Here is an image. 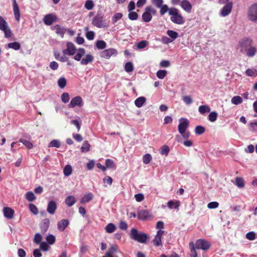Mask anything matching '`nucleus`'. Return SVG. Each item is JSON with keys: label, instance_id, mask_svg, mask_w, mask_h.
<instances>
[{"label": "nucleus", "instance_id": "f257e3e1", "mask_svg": "<svg viewBox=\"0 0 257 257\" xmlns=\"http://www.w3.org/2000/svg\"><path fill=\"white\" fill-rule=\"evenodd\" d=\"M130 237L131 239L143 244L146 243L147 240L149 238V236L147 234L140 232L135 228L131 230Z\"/></svg>", "mask_w": 257, "mask_h": 257}, {"label": "nucleus", "instance_id": "f03ea898", "mask_svg": "<svg viewBox=\"0 0 257 257\" xmlns=\"http://www.w3.org/2000/svg\"><path fill=\"white\" fill-rule=\"evenodd\" d=\"M85 50L84 48H79L77 53L74 57V60L79 61L81 60V64L82 65H87L89 63L92 62L94 60V57L91 54H88L85 55V57L83 58L81 60L82 57L85 54Z\"/></svg>", "mask_w": 257, "mask_h": 257}, {"label": "nucleus", "instance_id": "7ed1b4c3", "mask_svg": "<svg viewBox=\"0 0 257 257\" xmlns=\"http://www.w3.org/2000/svg\"><path fill=\"white\" fill-rule=\"evenodd\" d=\"M169 15L171 16L170 20L173 23L178 25L184 23V19L178 13V11L176 8H170L169 11Z\"/></svg>", "mask_w": 257, "mask_h": 257}, {"label": "nucleus", "instance_id": "20e7f679", "mask_svg": "<svg viewBox=\"0 0 257 257\" xmlns=\"http://www.w3.org/2000/svg\"><path fill=\"white\" fill-rule=\"evenodd\" d=\"M157 12L152 6H147L145 9V12L142 15V19L145 22H149L152 19V15H156Z\"/></svg>", "mask_w": 257, "mask_h": 257}, {"label": "nucleus", "instance_id": "39448f33", "mask_svg": "<svg viewBox=\"0 0 257 257\" xmlns=\"http://www.w3.org/2000/svg\"><path fill=\"white\" fill-rule=\"evenodd\" d=\"M0 30L4 33L5 38H10L13 35L7 22L2 16H0Z\"/></svg>", "mask_w": 257, "mask_h": 257}, {"label": "nucleus", "instance_id": "423d86ee", "mask_svg": "<svg viewBox=\"0 0 257 257\" xmlns=\"http://www.w3.org/2000/svg\"><path fill=\"white\" fill-rule=\"evenodd\" d=\"M92 24L99 28H104L106 26L105 21L103 20V17L101 14H97L93 18Z\"/></svg>", "mask_w": 257, "mask_h": 257}, {"label": "nucleus", "instance_id": "0eeeda50", "mask_svg": "<svg viewBox=\"0 0 257 257\" xmlns=\"http://www.w3.org/2000/svg\"><path fill=\"white\" fill-rule=\"evenodd\" d=\"M247 17L251 21H257V3L253 4L248 8Z\"/></svg>", "mask_w": 257, "mask_h": 257}, {"label": "nucleus", "instance_id": "6e6552de", "mask_svg": "<svg viewBox=\"0 0 257 257\" xmlns=\"http://www.w3.org/2000/svg\"><path fill=\"white\" fill-rule=\"evenodd\" d=\"M238 45L241 51H245L253 45V41L251 39L244 38L239 42Z\"/></svg>", "mask_w": 257, "mask_h": 257}, {"label": "nucleus", "instance_id": "1a4fd4ad", "mask_svg": "<svg viewBox=\"0 0 257 257\" xmlns=\"http://www.w3.org/2000/svg\"><path fill=\"white\" fill-rule=\"evenodd\" d=\"M211 244L208 241L203 239H197L195 243V247L197 249H201L207 250L210 247Z\"/></svg>", "mask_w": 257, "mask_h": 257}, {"label": "nucleus", "instance_id": "9d476101", "mask_svg": "<svg viewBox=\"0 0 257 257\" xmlns=\"http://www.w3.org/2000/svg\"><path fill=\"white\" fill-rule=\"evenodd\" d=\"M189 121L187 118H181L179 119L178 125V131L180 134H184L187 128L189 127Z\"/></svg>", "mask_w": 257, "mask_h": 257}, {"label": "nucleus", "instance_id": "9b49d317", "mask_svg": "<svg viewBox=\"0 0 257 257\" xmlns=\"http://www.w3.org/2000/svg\"><path fill=\"white\" fill-rule=\"evenodd\" d=\"M117 52L116 49L114 48H109L105 49L100 53V56L106 59H109L112 56H116Z\"/></svg>", "mask_w": 257, "mask_h": 257}, {"label": "nucleus", "instance_id": "f8f14e48", "mask_svg": "<svg viewBox=\"0 0 257 257\" xmlns=\"http://www.w3.org/2000/svg\"><path fill=\"white\" fill-rule=\"evenodd\" d=\"M66 46L67 48L63 51V55H74L76 53V48L72 42H68Z\"/></svg>", "mask_w": 257, "mask_h": 257}, {"label": "nucleus", "instance_id": "ddd939ff", "mask_svg": "<svg viewBox=\"0 0 257 257\" xmlns=\"http://www.w3.org/2000/svg\"><path fill=\"white\" fill-rule=\"evenodd\" d=\"M232 7L233 3L232 2L226 4L220 11V15L222 17L228 16L231 12Z\"/></svg>", "mask_w": 257, "mask_h": 257}, {"label": "nucleus", "instance_id": "4468645a", "mask_svg": "<svg viewBox=\"0 0 257 257\" xmlns=\"http://www.w3.org/2000/svg\"><path fill=\"white\" fill-rule=\"evenodd\" d=\"M164 234V230H159L157 231V234L153 240V242L155 246H159L162 245V237Z\"/></svg>", "mask_w": 257, "mask_h": 257}, {"label": "nucleus", "instance_id": "2eb2a0df", "mask_svg": "<svg viewBox=\"0 0 257 257\" xmlns=\"http://www.w3.org/2000/svg\"><path fill=\"white\" fill-rule=\"evenodd\" d=\"M83 105V102L82 98L80 96H78L74 97L71 99L68 105V107L70 108H73L76 106L81 107Z\"/></svg>", "mask_w": 257, "mask_h": 257}, {"label": "nucleus", "instance_id": "dca6fc26", "mask_svg": "<svg viewBox=\"0 0 257 257\" xmlns=\"http://www.w3.org/2000/svg\"><path fill=\"white\" fill-rule=\"evenodd\" d=\"M138 218L140 220H147L152 216V214L148 210H141L138 211Z\"/></svg>", "mask_w": 257, "mask_h": 257}, {"label": "nucleus", "instance_id": "f3484780", "mask_svg": "<svg viewBox=\"0 0 257 257\" xmlns=\"http://www.w3.org/2000/svg\"><path fill=\"white\" fill-rule=\"evenodd\" d=\"M56 16L52 14H47L44 18V22L45 25L48 26L51 25L57 20Z\"/></svg>", "mask_w": 257, "mask_h": 257}, {"label": "nucleus", "instance_id": "a211bd4d", "mask_svg": "<svg viewBox=\"0 0 257 257\" xmlns=\"http://www.w3.org/2000/svg\"><path fill=\"white\" fill-rule=\"evenodd\" d=\"M13 7L15 18L19 22L20 20V11L16 0H13Z\"/></svg>", "mask_w": 257, "mask_h": 257}, {"label": "nucleus", "instance_id": "6ab92c4d", "mask_svg": "<svg viewBox=\"0 0 257 257\" xmlns=\"http://www.w3.org/2000/svg\"><path fill=\"white\" fill-rule=\"evenodd\" d=\"M57 205L56 203L53 201L51 200L48 202L47 211L48 213L51 214H54L57 209Z\"/></svg>", "mask_w": 257, "mask_h": 257}, {"label": "nucleus", "instance_id": "aec40b11", "mask_svg": "<svg viewBox=\"0 0 257 257\" xmlns=\"http://www.w3.org/2000/svg\"><path fill=\"white\" fill-rule=\"evenodd\" d=\"M50 225V220L49 218H45L40 223V228L41 230V232L42 233H45L49 227Z\"/></svg>", "mask_w": 257, "mask_h": 257}, {"label": "nucleus", "instance_id": "412c9836", "mask_svg": "<svg viewBox=\"0 0 257 257\" xmlns=\"http://www.w3.org/2000/svg\"><path fill=\"white\" fill-rule=\"evenodd\" d=\"M69 222L68 219H64L58 221L57 228L60 231H63L68 226Z\"/></svg>", "mask_w": 257, "mask_h": 257}, {"label": "nucleus", "instance_id": "4be33fe9", "mask_svg": "<svg viewBox=\"0 0 257 257\" xmlns=\"http://www.w3.org/2000/svg\"><path fill=\"white\" fill-rule=\"evenodd\" d=\"M181 7L186 12L189 13L191 12L192 5L191 3L187 0L183 1L181 3Z\"/></svg>", "mask_w": 257, "mask_h": 257}, {"label": "nucleus", "instance_id": "5701e85b", "mask_svg": "<svg viewBox=\"0 0 257 257\" xmlns=\"http://www.w3.org/2000/svg\"><path fill=\"white\" fill-rule=\"evenodd\" d=\"M3 212L4 216L8 219H12L14 217L15 212L11 208L4 207Z\"/></svg>", "mask_w": 257, "mask_h": 257}, {"label": "nucleus", "instance_id": "b1692460", "mask_svg": "<svg viewBox=\"0 0 257 257\" xmlns=\"http://www.w3.org/2000/svg\"><path fill=\"white\" fill-rule=\"evenodd\" d=\"M53 30L55 31L56 34L60 35L62 37H63L64 34L65 33L66 30L63 27H62L59 25H56L54 26Z\"/></svg>", "mask_w": 257, "mask_h": 257}, {"label": "nucleus", "instance_id": "393cba45", "mask_svg": "<svg viewBox=\"0 0 257 257\" xmlns=\"http://www.w3.org/2000/svg\"><path fill=\"white\" fill-rule=\"evenodd\" d=\"M76 202V199L74 196L72 195L68 196L65 200V204L69 207L73 205Z\"/></svg>", "mask_w": 257, "mask_h": 257}, {"label": "nucleus", "instance_id": "a878e982", "mask_svg": "<svg viewBox=\"0 0 257 257\" xmlns=\"http://www.w3.org/2000/svg\"><path fill=\"white\" fill-rule=\"evenodd\" d=\"M54 56L55 58L61 62H64L68 61V58L65 56V55H63V56H61L60 53L58 51H55L54 52Z\"/></svg>", "mask_w": 257, "mask_h": 257}, {"label": "nucleus", "instance_id": "bb28decb", "mask_svg": "<svg viewBox=\"0 0 257 257\" xmlns=\"http://www.w3.org/2000/svg\"><path fill=\"white\" fill-rule=\"evenodd\" d=\"M167 205L170 209H172L173 208L177 209L180 206V201L176 200L174 202L173 200H170L168 202Z\"/></svg>", "mask_w": 257, "mask_h": 257}, {"label": "nucleus", "instance_id": "cd10ccee", "mask_svg": "<svg viewBox=\"0 0 257 257\" xmlns=\"http://www.w3.org/2000/svg\"><path fill=\"white\" fill-rule=\"evenodd\" d=\"M246 55L248 57H253L256 52V49L255 47L251 45L246 50Z\"/></svg>", "mask_w": 257, "mask_h": 257}, {"label": "nucleus", "instance_id": "c85d7f7f", "mask_svg": "<svg viewBox=\"0 0 257 257\" xmlns=\"http://www.w3.org/2000/svg\"><path fill=\"white\" fill-rule=\"evenodd\" d=\"M190 249V257H197V253L196 251V247L193 242H190L189 244Z\"/></svg>", "mask_w": 257, "mask_h": 257}, {"label": "nucleus", "instance_id": "c756f323", "mask_svg": "<svg viewBox=\"0 0 257 257\" xmlns=\"http://www.w3.org/2000/svg\"><path fill=\"white\" fill-rule=\"evenodd\" d=\"M93 195L91 193H89L88 194H87L85 195L81 199V203H84L86 202H88L93 198Z\"/></svg>", "mask_w": 257, "mask_h": 257}, {"label": "nucleus", "instance_id": "7c9ffc66", "mask_svg": "<svg viewBox=\"0 0 257 257\" xmlns=\"http://www.w3.org/2000/svg\"><path fill=\"white\" fill-rule=\"evenodd\" d=\"M198 111L201 114H204L205 113L209 112L210 108L207 105H202L199 107Z\"/></svg>", "mask_w": 257, "mask_h": 257}, {"label": "nucleus", "instance_id": "2f4dec72", "mask_svg": "<svg viewBox=\"0 0 257 257\" xmlns=\"http://www.w3.org/2000/svg\"><path fill=\"white\" fill-rule=\"evenodd\" d=\"M146 102V98L144 97H140L137 98L135 101V104L138 107H141Z\"/></svg>", "mask_w": 257, "mask_h": 257}, {"label": "nucleus", "instance_id": "473e14b6", "mask_svg": "<svg viewBox=\"0 0 257 257\" xmlns=\"http://www.w3.org/2000/svg\"><path fill=\"white\" fill-rule=\"evenodd\" d=\"M116 229L115 225L112 223H108L105 227V231L107 233L113 232Z\"/></svg>", "mask_w": 257, "mask_h": 257}, {"label": "nucleus", "instance_id": "72a5a7b5", "mask_svg": "<svg viewBox=\"0 0 257 257\" xmlns=\"http://www.w3.org/2000/svg\"><path fill=\"white\" fill-rule=\"evenodd\" d=\"M7 47L9 48L13 49L15 50H18L21 48V45L20 43L17 42L9 43L7 45Z\"/></svg>", "mask_w": 257, "mask_h": 257}, {"label": "nucleus", "instance_id": "f704fd0d", "mask_svg": "<svg viewBox=\"0 0 257 257\" xmlns=\"http://www.w3.org/2000/svg\"><path fill=\"white\" fill-rule=\"evenodd\" d=\"M72 168L70 165H67L64 168L63 173L65 176H69L72 174Z\"/></svg>", "mask_w": 257, "mask_h": 257}, {"label": "nucleus", "instance_id": "c9c22d12", "mask_svg": "<svg viewBox=\"0 0 257 257\" xmlns=\"http://www.w3.org/2000/svg\"><path fill=\"white\" fill-rule=\"evenodd\" d=\"M170 151L169 147L167 145H164L162 147L160 150V154L162 155L167 156Z\"/></svg>", "mask_w": 257, "mask_h": 257}, {"label": "nucleus", "instance_id": "e433bc0d", "mask_svg": "<svg viewBox=\"0 0 257 257\" xmlns=\"http://www.w3.org/2000/svg\"><path fill=\"white\" fill-rule=\"evenodd\" d=\"M231 101L233 104L237 105L242 102V99L239 96H235L231 98Z\"/></svg>", "mask_w": 257, "mask_h": 257}, {"label": "nucleus", "instance_id": "4c0bfd02", "mask_svg": "<svg viewBox=\"0 0 257 257\" xmlns=\"http://www.w3.org/2000/svg\"><path fill=\"white\" fill-rule=\"evenodd\" d=\"M19 142L23 143L26 146V147L29 150L32 149L33 147V145L32 144V143L26 140L21 139L19 140Z\"/></svg>", "mask_w": 257, "mask_h": 257}, {"label": "nucleus", "instance_id": "58836bf2", "mask_svg": "<svg viewBox=\"0 0 257 257\" xmlns=\"http://www.w3.org/2000/svg\"><path fill=\"white\" fill-rule=\"evenodd\" d=\"M167 34L173 40L177 39L179 36L178 33L173 30H168Z\"/></svg>", "mask_w": 257, "mask_h": 257}, {"label": "nucleus", "instance_id": "ea45409f", "mask_svg": "<svg viewBox=\"0 0 257 257\" xmlns=\"http://www.w3.org/2000/svg\"><path fill=\"white\" fill-rule=\"evenodd\" d=\"M96 46L98 49H103L106 46V43L103 40H98L96 42Z\"/></svg>", "mask_w": 257, "mask_h": 257}, {"label": "nucleus", "instance_id": "a19ab883", "mask_svg": "<svg viewBox=\"0 0 257 257\" xmlns=\"http://www.w3.org/2000/svg\"><path fill=\"white\" fill-rule=\"evenodd\" d=\"M67 84L66 79L64 77H61L58 80V84L60 88H64Z\"/></svg>", "mask_w": 257, "mask_h": 257}, {"label": "nucleus", "instance_id": "79ce46f5", "mask_svg": "<svg viewBox=\"0 0 257 257\" xmlns=\"http://www.w3.org/2000/svg\"><path fill=\"white\" fill-rule=\"evenodd\" d=\"M61 143L58 140H54L50 142L49 144V147H55V148H59L60 147Z\"/></svg>", "mask_w": 257, "mask_h": 257}, {"label": "nucleus", "instance_id": "37998d69", "mask_svg": "<svg viewBox=\"0 0 257 257\" xmlns=\"http://www.w3.org/2000/svg\"><path fill=\"white\" fill-rule=\"evenodd\" d=\"M167 71L165 70H159L157 72V76L161 79H163L167 75Z\"/></svg>", "mask_w": 257, "mask_h": 257}, {"label": "nucleus", "instance_id": "c03bdc74", "mask_svg": "<svg viewBox=\"0 0 257 257\" xmlns=\"http://www.w3.org/2000/svg\"><path fill=\"white\" fill-rule=\"evenodd\" d=\"M205 131V128L201 125H198L195 127V133L196 135H200L203 134Z\"/></svg>", "mask_w": 257, "mask_h": 257}, {"label": "nucleus", "instance_id": "a18cd8bd", "mask_svg": "<svg viewBox=\"0 0 257 257\" xmlns=\"http://www.w3.org/2000/svg\"><path fill=\"white\" fill-rule=\"evenodd\" d=\"M159 8L160 9V13L161 16L164 15L170 10L167 5H163Z\"/></svg>", "mask_w": 257, "mask_h": 257}, {"label": "nucleus", "instance_id": "49530a36", "mask_svg": "<svg viewBox=\"0 0 257 257\" xmlns=\"http://www.w3.org/2000/svg\"><path fill=\"white\" fill-rule=\"evenodd\" d=\"M152 159V156L150 154H146L143 157V163L145 164H148Z\"/></svg>", "mask_w": 257, "mask_h": 257}, {"label": "nucleus", "instance_id": "de8ad7c7", "mask_svg": "<svg viewBox=\"0 0 257 257\" xmlns=\"http://www.w3.org/2000/svg\"><path fill=\"white\" fill-rule=\"evenodd\" d=\"M124 69L127 72H131L134 70V66L132 62H128L125 63Z\"/></svg>", "mask_w": 257, "mask_h": 257}, {"label": "nucleus", "instance_id": "09e8293b", "mask_svg": "<svg viewBox=\"0 0 257 257\" xmlns=\"http://www.w3.org/2000/svg\"><path fill=\"white\" fill-rule=\"evenodd\" d=\"M47 242L50 244H53L55 243L56 238L52 234H49L46 238Z\"/></svg>", "mask_w": 257, "mask_h": 257}, {"label": "nucleus", "instance_id": "8fccbe9b", "mask_svg": "<svg viewBox=\"0 0 257 257\" xmlns=\"http://www.w3.org/2000/svg\"><path fill=\"white\" fill-rule=\"evenodd\" d=\"M84 6L87 10H91L93 8L94 5L92 0H87L85 2Z\"/></svg>", "mask_w": 257, "mask_h": 257}, {"label": "nucleus", "instance_id": "3c124183", "mask_svg": "<svg viewBox=\"0 0 257 257\" xmlns=\"http://www.w3.org/2000/svg\"><path fill=\"white\" fill-rule=\"evenodd\" d=\"M105 165L106 168H112L115 167L114 161L110 159L105 160Z\"/></svg>", "mask_w": 257, "mask_h": 257}, {"label": "nucleus", "instance_id": "603ef678", "mask_svg": "<svg viewBox=\"0 0 257 257\" xmlns=\"http://www.w3.org/2000/svg\"><path fill=\"white\" fill-rule=\"evenodd\" d=\"M217 117V113L215 111L211 112L208 115V119L211 122L215 121Z\"/></svg>", "mask_w": 257, "mask_h": 257}, {"label": "nucleus", "instance_id": "864d4df0", "mask_svg": "<svg viewBox=\"0 0 257 257\" xmlns=\"http://www.w3.org/2000/svg\"><path fill=\"white\" fill-rule=\"evenodd\" d=\"M26 199L29 201H33L36 199V196L34 194L31 192L29 191L27 193L26 195Z\"/></svg>", "mask_w": 257, "mask_h": 257}, {"label": "nucleus", "instance_id": "5fc2aeb1", "mask_svg": "<svg viewBox=\"0 0 257 257\" xmlns=\"http://www.w3.org/2000/svg\"><path fill=\"white\" fill-rule=\"evenodd\" d=\"M122 14L120 13H118L113 15V16L112 18V23H115L116 22H117L119 20L121 19L122 17Z\"/></svg>", "mask_w": 257, "mask_h": 257}, {"label": "nucleus", "instance_id": "6e6d98bb", "mask_svg": "<svg viewBox=\"0 0 257 257\" xmlns=\"http://www.w3.org/2000/svg\"><path fill=\"white\" fill-rule=\"evenodd\" d=\"M235 184L238 187H244V183L243 179L240 177H236L235 179Z\"/></svg>", "mask_w": 257, "mask_h": 257}, {"label": "nucleus", "instance_id": "4d7b16f0", "mask_svg": "<svg viewBox=\"0 0 257 257\" xmlns=\"http://www.w3.org/2000/svg\"><path fill=\"white\" fill-rule=\"evenodd\" d=\"M246 74L247 76L251 77H255L257 75V72L255 70L247 69L246 70Z\"/></svg>", "mask_w": 257, "mask_h": 257}, {"label": "nucleus", "instance_id": "13d9d810", "mask_svg": "<svg viewBox=\"0 0 257 257\" xmlns=\"http://www.w3.org/2000/svg\"><path fill=\"white\" fill-rule=\"evenodd\" d=\"M128 17L131 20H136L138 18V14L136 12L131 11L130 12Z\"/></svg>", "mask_w": 257, "mask_h": 257}, {"label": "nucleus", "instance_id": "bf43d9fd", "mask_svg": "<svg viewBox=\"0 0 257 257\" xmlns=\"http://www.w3.org/2000/svg\"><path fill=\"white\" fill-rule=\"evenodd\" d=\"M163 2V0H151L152 4L157 8L161 7Z\"/></svg>", "mask_w": 257, "mask_h": 257}, {"label": "nucleus", "instance_id": "052dcab7", "mask_svg": "<svg viewBox=\"0 0 257 257\" xmlns=\"http://www.w3.org/2000/svg\"><path fill=\"white\" fill-rule=\"evenodd\" d=\"M90 147V145L88 142L87 141L85 142L81 148V151L82 152H88L89 151Z\"/></svg>", "mask_w": 257, "mask_h": 257}, {"label": "nucleus", "instance_id": "680f3d73", "mask_svg": "<svg viewBox=\"0 0 257 257\" xmlns=\"http://www.w3.org/2000/svg\"><path fill=\"white\" fill-rule=\"evenodd\" d=\"M69 95L68 93L64 92L62 94L61 100L64 103H66L68 102L69 100Z\"/></svg>", "mask_w": 257, "mask_h": 257}, {"label": "nucleus", "instance_id": "e2e57ef3", "mask_svg": "<svg viewBox=\"0 0 257 257\" xmlns=\"http://www.w3.org/2000/svg\"><path fill=\"white\" fill-rule=\"evenodd\" d=\"M148 44V42L147 41L143 40L140 42H139L138 43L137 47L138 49H143L145 48Z\"/></svg>", "mask_w": 257, "mask_h": 257}, {"label": "nucleus", "instance_id": "0e129e2a", "mask_svg": "<svg viewBox=\"0 0 257 257\" xmlns=\"http://www.w3.org/2000/svg\"><path fill=\"white\" fill-rule=\"evenodd\" d=\"M182 99L186 104H190L193 102L191 96L188 95L184 96L182 98Z\"/></svg>", "mask_w": 257, "mask_h": 257}, {"label": "nucleus", "instance_id": "69168bd1", "mask_svg": "<svg viewBox=\"0 0 257 257\" xmlns=\"http://www.w3.org/2000/svg\"><path fill=\"white\" fill-rule=\"evenodd\" d=\"M42 236L41 234L39 233H37L35 235V237L34 238V241L36 244H40L41 242Z\"/></svg>", "mask_w": 257, "mask_h": 257}, {"label": "nucleus", "instance_id": "338daca9", "mask_svg": "<svg viewBox=\"0 0 257 257\" xmlns=\"http://www.w3.org/2000/svg\"><path fill=\"white\" fill-rule=\"evenodd\" d=\"M246 238L249 240H254L255 238V234L253 231L249 232L246 234Z\"/></svg>", "mask_w": 257, "mask_h": 257}, {"label": "nucleus", "instance_id": "774afa93", "mask_svg": "<svg viewBox=\"0 0 257 257\" xmlns=\"http://www.w3.org/2000/svg\"><path fill=\"white\" fill-rule=\"evenodd\" d=\"M29 208L31 211L34 214L36 215L38 213V208L35 205L33 204H30L29 205Z\"/></svg>", "mask_w": 257, "mask_h": 257}]
</instances>
